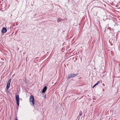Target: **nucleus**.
<instances>
[{
    "label": "nucleus",
    "instance_id": "nucleus-2",
    "mask_svg": "<svg viewBox=\"0 0 120 120\" xmlns=\"http://www.w3.org/2000/svg\"><path fill=\"white\" fill-rule=\"evenodd\" d=\"M78 75L77 74L71 73L68 74L67 77V79H69L71 78L77 76Z\"/></svg>",
    "mask_w": 120,
    "mask_h": 120
},
{
    "label": "nucleus",
    "instance_id": "nucleus-8",
    "mask_svg": "<svg viewBox=\"0 0 120 120\" xmlns=\"http://www.w3.org/2000/svg\"><path fill=\"white\" fill-rule=\"evenodd\" d=\"M82 115V111H79V115L80 116H81Z\"/></svg>",
    "mask_w": 120,
    "mask_h": 120
},
{
    "label": "nucleus",
    "instance_id": "nucleus-11",
    "mask_svg": "<svg viewBox=\"0 0 120 120\" xmlns=\"http://www.w3.org/2000/svg\"><path fill=\"white\" fill-rule=\"evenodd\" d=\"M96 86L95 85H94L93 86V88H94L95 86Z\"/></svg>",
    "mask_w": 120,
    "mask_h": 120
},
{
    "label": "nucleus",
    "instance_id": "nucleus-7",
    "mask_svg": "<svg viewBox=\"0 0 120 120\" xmlns=\"http://www.w3.org/2000/svg\"><path fill=\"white\" fill-rule=\"evenodd\" d=\"M100 81H98L97 82V83L96 84H95V85L96 86L97 85L99 84L100 83Z\"/></svg>",
    "mask_w": 120,
    "mask_h": 120
},
{
    "label": "nucleus",
    "instance_id": "nucleus-9",
    "mask_svg": "<svg viewBox=\"0 0 120 120\" xmlns=\"http://www.w3.org/2000/svg\"><path fill=\"white\" fill-rule=\"evenodd\" d=\"M11 79H9L8 81V83L9 84H10V82L11 81Z\"/></svg>",
    "mask_w": 120,
    "mask_h": 120
},
{
    "label": "nucleus",
    "instance_id": "nucleus-5",
    "mask_svg": "<svg viewBox=\"0 0 120 120\" xmlns=\"http://www.w3.org/2000/svg\"><path fill=\"white\" fill-rule=\"evenodd\" d=\"M47 89V87L46 86H45L44 88L42 91V92L43 93H44Z\"/></svg>",
    "mask_w": 120,
    "mask_h": 120
},
{
    "label": "nucleus",
    "instance_id": "nucleus-1",
    "mask_svg": "<svg viewBox=\"0 0 120 120\" xmlns=\"http://www.w3.org/2000/svg\"><path fill=\"white\" fill-rule=\"evenodd\" d=\"M30 101L31 104L34 106V97L33 95H31L30 96Z\"/></svg>",
    "mask_w": 120,
    "mask_h": 120
},
{
    "label": "nucleus",
    "instance_id": "nucleus-12",
    "mask_svg": "<svg viewBox=\"0 0 120 120\" xmlns=\"http://www.w3.org/2000/svg\"><path fill=\"white\" fill-rule=\"evenodd\" d=\"M15 120H17V119L16 118H15Z\"/></svg>",
    "mask_w": 120,
    "mask_h": 120
},
{
    "label": "nucleus",
    "instance_id": "nucleus-10",
    "mask_svg": "<svg viewBox=\"0 0 120 120\" xmlns=\"http://www.w3.org/2000/svg\"><path fill=\"white\" fill-rule=\"evenodd\" d=\"M57 21L58 22H60V20L59 19L57 20Z\"/></svg>",
    "mask_w": 120,
    "mask_h": 120
},
{
    "label": "nucleus",
    "instance_id": "nucleus-6",
    "mask_svg": "<svg viewBox=\"0 0 120 120\" xmlns=\"http://www.w3.org/2000/svg\"><path fill=\"white\" fill-rule=\"evenodd\" d=\"M10 84H9L8 83L7 84V89H8L10 86Z\"/></svg>",
    "mask_w": 120,
    "mask_h": 120
},
{
    "label": "nucleus",
    "instance_id": "nucleus-3",
    "mask_svg": "<svg viewBox=\"0 0 120 120\" xmlns=\"http://www.w3.org/2000/svg\"><path fill=\"white\" fill-rule=\"evenodd\" d=\"M16 103L17 105H19V95H16Z\"/></svg>",
    "mask_w": 120,
    "mask_h": 120
},
{
    "label": "nucleus",
    "instance_id": "nucleus-4",
    "mask_svg": "<svg viewBox=\"0 0 120 120\" xmlns=\"http://www.w3.org/2000/svg\"><path fill=\"white\" fill-rule=\"evenodd\" d=\"M7 31V29L5 28H3L1 30V32L2 33H6Z\"/></svg>",
    "mask_w": 120,
    "mask_h": 120
}]
</instances>
